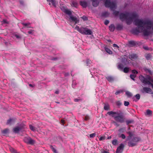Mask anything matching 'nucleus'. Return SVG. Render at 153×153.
<instances>
[{
  "label": "nucleus",
  "mask_w": 153,
  "mask_h": 153,
  "mask_svg": "<svg viewBox=\"0 0 153 153\" xmlns=\"http://www.w3.org/2000/svg\"><path fill=\"white\" fill-rule=\"evenodd\" d=\"M134 25L137 27L133 30L135 33L143 32L145 36H148L150 33V30L152 27V22L149 20H144L136 19L134 22Z\"/></svg>",
  "instance_id": "f257e3e1"
},
{
  "label": "nucleus",
  "mask_w": 153,
  "mask_h": 153,
  "mask_svg": "<svg viewBox=\"0 0 153 153\" xmlns=\"http://www.w3.org/2000/svg\"><path fill=\"white\" fill-rule=\"evenodd\" d=\"M107 114L113 117L115 120L117 122L121 123L123 122V113L120 111L117 112L109 111L107 113Z\"/></svg>",
  "instance_id": "f03ea898"
},
{
  "label": "nucleus",
  "mask_w": 153,
  "mask_h": 153,
  "mask_svg": "<svg viewBox=\"0 0 153 153\" xmlns=\"http://www.w3.org/2000/svg\"><path fill=\"white\" fill-rule=\"evenodd\" d=\"M125 20L128 25L130 24L133 19L137 17L138 16L136 12L128 13L125 11Z\"/></svg>",
  "instance_id": "7ed1b4c3"
},
{
  "label": "nucleus",
  "mask_w": 153,
  "mask_h": 153,
  "mask_svg": "<svg viewBox=\"0 0 153 153\" xmlns=\"http://www.w3.org/2000/svg\"><path fill=\"white\" fill-rule=\"evenodd\" d=\"M105 7H110L111 10L113 11V14L115 16H117L119 14V12L115 10L116 7V4L114 2H111L110 0H106L105 3Z\"/></svg>",
  "instance_id": "20e7f679"
},
{
  "label": "nucleus",
  "mask_w": 153,
  "mask_h": 153,
  "mask_svg": "<svg viewBox=\"0 0 153 153\" xmlns=\"http://www.w3.org/2000/svg\"><path fill=\"white\" fill-rule=\"evenodd\" d=\"M139 78L141 82L145 85H151L153 88V79L149 76L145 77L142 75H140Z\"/></svg>",
  "instance_id": "39448f33"
},
{
  "label": "nucleus",
  "mask_w": 153,
  "mask_h": 153,
  "mask_svg": "<svg viewBox=\"0 0 153 153\" xmlns=\"http://www.w3.org/2000/svg\"><path fill=\"white\" fill-rule=\"evenodd\" d=\"M128 134L129 135V137L130 138V141L128 143V146H135L140 140V139L137 137H133L132 134L130 132H128Z\"/></svg>",
  "instance_id": "423d86ee"
},
{
  "label": "nucleus",
  "mask_w": 153,
  "mask_h": 153,
  "mask_svg": "<svg viewBox=\"0 0 153 153\" xmlns=\"http://www.w3.org/2000/svg\"><path fill=\"white\" fill-rule=\"evenodd\" d=\"M76 29L78 31L82 34L91 35L92 33L90 30L86 28L79 27V26H76Z\"/></svg>",
  "instance_id": "0eeeda50"
},
{
  "label": "nucleus",
  "mask_w": 153,
  "mask_h": 153,
  "mask_svg": "<svg viewBox=\"0 0 153 153\" xmlns=\"http://www.w3.org/2000/svg\"><path fill=\"white\" fill-rule=\"evenodd\" d=\"M60 8L61 10L65 13L68 15H71L72 13L71 11L68 9H66L64 6H61Z\"/></svg>",
  "instance_id": "6e6552de"
},
{
  "label": "nucleus",
  "mask_w": 153,
  "mask_h": 153,
  "mask_svg": "<svg viewBox=\"0 0 153 153\" xmlns=\"http://www.w3.org/2000/svg\"><path fill=\"white\" fill-rule=\"evenodd\" d=\"M119 133L118 136L119 137H121L122 138L124 139V134L123 133L124 132V129L123 128H122L118 130Z\"/></svg>",
  "instance_id": "1a4fd4ad"
},
{
  "label": "nucleus",
  "mask_w": 153,
  "mask_h": 153,
  "mask_svg": "<svg viewBox=\"0 0 153 153\" xmlns=\"http://www.w3.org/2000/svg\"><path fill=\"white\" fill-rule=\"evenodd\" d=\"M124 145L123 144L121 143L118 146L116 150V153H122L124 149Z\"/></svg>",
  "instance_id": "9d476101"
},
{
  "label": "nucleus",
  "mask_w": 153,
  "mask_h": 153,
  "mask_svg": "<svg viewBox=\"0 0 153 153\" xmlns=\"http://www.w3.org/2000/svg\"><path fill=\"white\" fill-rule=\"evenodd\" d=\"M124 62L123 61L122 62V63H118L117 67L121 71L124 72Z\"/></svg>",
  "instance_id": "9b49d317"
},
{
  "label": "nucleus",
  "mask_w": 153,
  "mask_h": 153,
  "mask_svg": "<svg viewBox=\"0 0 153 153\" xmlns=\"http://www.w3.org/2000/svg\"><path fill=\"white\" fill-rule=\"evenodd\" d=\"M69 16H70L69 20L71 21L74 22L75 24L79 22V20L77 19L76 17L72 16V14Z\"/></svg>",
  "instance_id": "f8f14e48"
},
{
  "label": "nucleus",
  "mask_w": 153,
  "mask_h": 153,
  "mask_svg": "<svg viewBox=\"0 0 153 153\" xmlns=\"http://www.w3.org/2000/svg\"><path fill=\"white\" fill-rule=\"evenodd\" d=\"M143 91L144 92L151 94H153V92L151 89L147 87H143Z\"/></svg>",
  "instance_id": "ddd939ff"
},
{
  "label": "nucleus",
  "mask_w": 153,
  "mask_h": 153,
  "mask_svg": "<svg viewBox=\"0 0 153 153\" xmlns=\"http://www.w3.org/2000/svg\"><path fill=\"white\" fill-rule=\"evenodd\" d=\"M137 55L135 54H132L129 56V58L131 60L137 59Z\"/></svg>",
  "instance_id": "4468645a"
},
{
  "label": "nucleus",
  "mask_w": 153,
  "mask_h": 153,
  "mask_svg": "<svg viewBox=\"0 0 153 153\" xmlns=\"http://www.w3.org/2000/svg\"><path fill=\"white\" fill-rule=\"evenodd\" d=\"M80 5L82 7H83L85 8L87 6V2L85 1H80Z\"/></svg>",
  "instance_id": "2eb2a0df"
},
{
  "label": "nucleus",
  "mask_w": 153,
  "mask_h": 153,
  "mask_svg": "<svg viewBox=\"0 0 153 153\" xmlns=\"http://www.w3.org/2000/svg\"><path fill=\"white\" fill-rule=\"evenodd\" d=\"M123 27V25L122 24H118L116 25V29L117 30H121Z\"/></svg>",
  "instance_id": "dca6fc26"
},
{
  "label": "nucleus",
  "mask_w": 153,
  "mask_h": 153,
  "mask_svg": "<svg viewBox=\"0 0 153 153\" xmlns=\"http://www.w3.org/2000/svg\"><path fill=\"white\" fill-rule=\"evenodd\" d=\"M21 130V128L19 127H16L13 128V132L15 133H18Z\"/></svg>",
  "instance_id": "f3484780"
},
{
  "label": "nucleus",
  "mask_w": 153,
  "mask_h": 153,
  "mask_svg": "<svg viewBox=\"0 0 153 153\" xmlns=\"http://www.w3.org/2000/svg\"><path fill=\"white\" fill-rule=\"evenodd\" d=\"M109 15V13L107 11H105L102 13L101 16L105 17H108Z\"/></svg>",
  "instance_id": "a211bd4d"
},
{
  "label": "nucleus",
  "mask_w": 153,
  "mask_h": 153,
  "mask_svg": "<svg viewBox=\"0 0 153 153\" xmlns=\"http://www.w3.org/2000/svg\"><path fill=\"white\" fill-rule=\"evenodd\" d=\"M92 1V5L94 7H97L99 4V2H97V0H91Z\"/></svg>",
  "instance_id": "6ab92c4d"
},
{
  "label": "nucleus",
  "mask_w": 153,
  "mask_h": 153,
  "mask_svg": "<svg viewBox=\"0 0 153 153\" xmlns=\"http://www.w3.org/2000/svg\"><path fill=\"white\" fill-rule=\"evenodd\" d=\"M9 129L8 128H6L1 131V133L4 135L7 134L9 133Z\"/></svg>",
  "instance_id": "aec40b11"
},
{
  "label": "nucleus",
  "mask_w": 153,
  "mask_h": 153,
  "mask_svg": "<svg viewBox=\"0 0 153 153\" xmlns=\"http://www.w3.org/2000/svg\"><path fill=\"white\" fill-rule=\"evenodd\" d=\"M107 80L109 82H112L114 80V78L111 76H108L106 77Z\"/></svg>",
  "instance_id": "412c9836"
},
{
  "label": "nucleus",
  "mask_w": 153,
  "mask_h": 153,
  "mask_svg": "<svg viewBox=\"0 0 153 153\" xmlns=\"http://www.w3.org/2000/svg\"><path fill=\"white\" fill-rule=\"evenodd\" d=\"M109 28L111 31L113 32L115 30V27L114 25L112 24L109 26Z\"/></svg>",
  "instance_id": "4be33fe9"
},
{
  "label": "nucleus",
  "mask_w": 153,
  "mask_h": 153,
  "mask_svg": "<svg viewBox=\"0 0 153 153\" xmlns=\"http://www.w3.org/2000/svg\"><path fill=\"white\" fill-rule=\"evenodd\" d=\"M72 6L75 7H77L78 6V3L76 0L73 1H72Z\"/></svg>",
  "instance_id": "5701e85b"
},
{
  "label": "nucleus",
  "mask_w": 153,
  "mask_h": 153,
  "mask_svg": "<svg viewBox=\"0 0 153 153\" xmlns=\"http://www.w3.org/2000/svg\"><path fill=\"white\" fill-rule=\"evenodd\" d=\"M120 19L121 20L123 21L124 20V13H122L120 14Z\"/></svg>",
  "instance_id": "b1692460"
},
{
  "label": "nucleus",
  "mask_w": 153,
  "mask_h": 153,
  "mask_svg": "<svg viewBox=\"0 0 153 153\" xmlns=\"http://www.w3.org/2000/svg\"><path fill=\"white\" fill-rule=\"evenodd\" d=\"M29 142L28 144L30 145H33V144H34L35 142L34 140H33L30 137L29 139Z\"/></svg>",
  "instance_id": "393cba45"
},
{
  "label": "nucleus",
  "mask_w": 153,
  "mask_h": 153,
  "mask_svg": "<svg viewBox=\"0 0 153 153\" xmlns=\"http://www.w3.org/2000/svg\"><path fill=\"white\" fill-rule=\"evenodd\" d=\"M126 94L128 97H131L132 96V93L128 91H126Z\"/></svg>",
  "instance_id": "a878e982"
},
{
  "label": "nucleus",
  "mask_w": 153,
  "mask_h": 153,
  "mask_svg": "<svg viewBox=\"0 0 153 153\" xmlns=\"http://www.w3.org/2000/svg\"><path fill=\"white\" fill-rule=\"evenodd\" d=\"M49 2H51L52 5L55 7H56V3L55 0H49L48 1Z\"/></svg>",
  "instance_id": "bb28decb"
},
{
  "label": "nucleus",
  "mask_w": 153,
  "mask_h": 153,
  "mask_svg": "<svg viewBox=\"0 0 153 153\" xmlns=\"http://www.w3.org/2000/svg\"><path fill=\"white\" fill-rule=\"evenodd\" d=\"M123 91L122 90H118L115 93V94L116 95H118L120 94L121 93L123 94Z\"/></svg>",
  "instance_id": "cd10ccee"
},
{
  "label": "nucleus",
  "mask_w": 153,
  "mask_h": 153,
  "mask_svg": "<svg viewBox=\"0 0 153 153\" xmlns=\"http://www.w3.org/2000/svg\"><path fill=\"white\" fill-rule=\"evenodd\" d=\"M50 148L52 150V151L54 153H58V152L56 151V149L54 148L53 146L51 145L50 146Z\"/></svg>",
  "instance_id": "c85d7f7f"
},
{
  "label": "nucleus",
  "mask_w": 153,
  "mask_h": 153,
  "mask_svg": "<svg viewBox=\"0 0 153 153\" xmlns=\"http://www.w3.org/2000/svg\"><path fill=\"white\" fill-rule=\"evenodd\" d=\"M128 43L129 45L131 46H133L135 45L134 42L133 41H129Z\"/></svg>",
  "instance_id": "c756f323"
},
{
  "label": "nucleus",
  "mask_w": 153,
  "mask_h": 153,
  "mask_svg": "<svg viewBox=\"0 0 153 153\" xmlns=\"http://www.w3.org/2000/svg\"><path fill=\"white\" fill-rule=\"evenodd\" d=\"M105 50L106 52L110 54H112V51L108 48H105Z\"/></svg>",
  "instance_id": "7c9ffc66"
},
{
  "label": "nucleus",
  "mask_w": 153,
  "mask_h": 153,
  "mask_svg": "<svg viewBox=\"0 0 153 153\" xmlns=\"http://www.w3.org/2000/svg\"><path fill=\"white\" fill-rule=\"evenodd\" d=\"M145 57L147 59L149 60L151 58V56L150 54H148L146 55Z\"/></svg>",
  "instance_id": "2f4dec72"
},
{
  "label": "nucleus",
  "mask_w": 153,
  "mask_h": 153,
  "mask_svg": "<svg viewBox=\"0 0 153 153\" xmlns=\"http://www.w3.org/2000/svg\"><path fill=\"white\" fill-rule=\"evenodd\" d=\"M152 114V111H151L148 109L147 110L146 112V114L149 115H150Z\"/></svg>",
  "instance_id": "473e14b6"
},
{
  "label": "nucleus",
  "mask_w": 153,
  "mask_h": 153,
  "mask_svg": "<svg viewBox=\"0 0 153 153\" xmlns=\"http://www.w3.org/2000/svg\"><path fill=\"white\" fill-rule=\"evenodd\" d=\"M29 139L30 137H25V138L24 139V141L26 143L28 144V143L29 142Z\"/></svg>",
  "instance_id": "72a5a7b5"
},
{
  "label": "nucleus",
  "mask_w": 153,
  "mask_h": 153,
  "mask_svg": "<svg viewBox=\"0 0 153 153\" xmlns=\"http://www.w3.org/2000/svg\"><path fill=\"white\" fill-rule=\"evenodd\" d=\"M104 108L105 110H108L109 109V106L108 105H105L104 106Z\"/></svg>",
  "instance_id": "f704fd0d"
},
{
  "label": "nucleus",
  "mask_w": 153,
  "mask_h": 153,
  "mask_svg": "<svg viewBox=\"0 0 153 153\" xmlns=\"http://www.w3.org/2000/svg\"><path fill=\"white\" fill-rule=\"evenodd\" d=\"M10 151L12 153H15L17 151L13 148H10Z\"/></svg>",
  "instance_id": "c9c22d12"
},
{
  "label": "nucleus",
  "mask_w": 153,
  "mask_h": 153,
  "mask_svg": "<svg viewBox=\"0 0 153 153\" xmlns=\"http://www.w3.org/2000/svg\"><path fill=\"white\" fill-rule=\"evenodd\" d=\"M117 141L115 139L112 141V144L114 145H116L117 144Z\"/></svg>",
  "instance_id": "e433bc0d"
},
{
  "label": "nucleus",
  "mask_w": 153,
  "mask_h": 153,
  "mask_svg": "<svg viewBox=\"0 0 153 153\" xmlns=\"http://www.w3.org/2000/svg\"><path fill=\"white\" fill-rule=\"evenodd\" d=\"M86 64L88 65L89 64H91L92 62L89 59H87L86 60Z\"/></svg>",
  "instance_id": "4c0bfd02"
},
{
  "label": "nucleus",
  "mask_w": 153,
  "mask_h": 153,
  "mask_svg": "<svg viewBox=\"0 0 153 153\" xmlns=\"http://www.w3.org/2000/svg\"><path fill=\"white\" fill-rule=\"evenodd\" d=\"M30 128L32 131H34L35 130V128L32 125H30L29 126Z\"/></svg>",
  "instance_id": "58836bf2"
},
{
  "label": "nucleus",
  "mask_w": 153,
  "mask_h": 153,
  "mask_svg": "<svg viewBox=\"0 0 153 153\" xmlns=\"http://www.w3.org/2000/svg\"><path fill=\"white\" fill-rule=\"evenodd\" d=\"M136 75L134 74H131L130 75V77L131 79L133 80H134V78L136 77Z\"/></svg>",
  "instance_id": "ea45409f"
},
{
  "label": "nucleus",
  "mask_w": 153,
  "mask_h": 153,
  "mask_svg": "<svg viewBox=\"0 0 153 153\" xmlns=\"http://www.w3.org/2000/svg\"><path fill=\"white\" fill-rule=\"evenodd\" d=\"M145 71L146 72H147L149 73V74H152V72L151 71L149 70V69L146 68L145 69Z\"/></svg>",
  "instance_id": "a19ab883"
},
{
  "label": "nucleus",
  "mask_w": 153,
  "mask_h": 153,
  "mask_svg": "<svg viewBox=\"0 0 153 153\" xmlns=\"http://www.w3.org/2000/svg\"><path fill=\"white\" fill-rule=\"evenodd\" d=\"M135 97L137 100H139L140 98V95L139 94L136 95Z\"/></svg>",
  "instance_id": "79ce46f5"
},
{
  "label": "nucleus",
  "mask_w": 153,
  "mask_h": 153,
  "mask_svg": "<svg viewBox=\"0 0 153 153\" xmlns=\"http://www.w3.org/2000/svg\"><path fill=\"white\" fill-rule=\"evenodd\" d=\"M96 134L95 133L91 134L90 135V137L91 138H93L95 136Z\"/></svg>",
  "instance_id": "37998d69"
},
{
  "label": "nucleus",
  "mask_w": 153,
  "mask_h": 153,
  "mask_svg": "<svg viewBox=\"0 0 153 153\" xmlns=\"http://www.w3.org/2000/svg\"><path fill=\"white\" fill-rule=\"evenodd\" d=\"M12 120L11 119H10L8 120L7 121V124L8 125V124H11Z\"/></svg>",
  "instance_id": "c03bdc74"
},
{
  "label": "nucleus",
  "mask_w": 153,
  "mask_h": 153,
  "mask_svg": "<svg viewBox=\"0 0 153 153\" xmlns=\"http://www.w3.org/2000/svg\"><path fill=\"white\" fill-rule=\"evenodd\" d=\"M127 125H128L129 124L133 122V121L131 120H128L126 121Z\"/></svg>",
  "instance_id": "a18cd8bd"
},
{
  "label": "nucleus",
  "mask_w": 153,
  "mask_h": 153,
  "mask_svg": "<svg viewBox=\"0 0 153 153\" xmlns=\"http://www.w3.org/2000/svg\"><path fill=\"white\" fill-rule=\"evenodd\" d=\"M82 18L84 20V21H86L88 19V18L87 17L85 16H83L82 17Z\"/></svg>",
  "instance_id": "49530a36"
},
{
  "label": "nucleus",
  "mask_w": 153,
  "mask_h": 153,
  "mask_svg": "<svg viewBox=\"0 0 153 153\" xmlns=\"http://www.w3.org/2000/svg\"><path fill=\"white\" fill-rule=\"evenodd\" d=\"M129 70V68H128L125 67V73H128Z\"/></svg>",
  "instance_id": "de8ad7c7"
},
{
  "label": "nucleus",
  "mask_w": 153,
  "mask_h": 153,
  "mask_svg": "<svg viewBox=\"0 0 153 153\" xmlns=\"http://www.w3.org/2000/svg\"><path fill=\"white\" fill-rule=\"evenodd\" d=\"M30 23H22V25H23L24 26H28L30 25Z\"/></svg>",
  "instance_id": "09e8293b"
},
{
  "label": "nucleus",
  "mask_w": 153,
  "mask_h": 153,
  "mask_svg": "<svg viewBox=\"0 0 153 153\" xmlns=\"http://www.w3.org/2000/svg\"><path fill=\"white\" fill-rule=\"evenodd\" d=\"M109 21L108 20H106L104 22V24L105 25H107L109 23Z\"/></svg>",
  "instance_id": "8fccbe9b"
},
{
  "label": "nucleus",
  "mask_w": 153,
  "mask_h": 153,
  "mask_svg": "<svg viewBox=\"0 0 153 153\" xmlns=\"http://www.w3.org/2000/svg\"><path fill=\"white\" fill-rule=\"evenodd\" d=\"M89 119V117L87 115L85 117V120L87 121Z\"/></svg>",
  "instance_id": "3c124183"
},
{
  "label": "nucleus",
  "mask_w": 153,
  "mask_h": 153,
  "mask_svg": "<svg viewBox=\"0 0 153 153\" xmlns=\"http://www.w3.org/2000/svg\"><path fill=\"white\" fill-rule=\"evenodd\" d=\"M132 73L134 74H137L138 73V72L135 70H133L132 71Z\"/></svg>",
  "instance_id": "603ef678"
},
{
  "label": "nucleus",
  "mask_w": 153,
  "mask_h": 153,
  "mask_svg": "<svg viewBox=\"0 0 153 153\" xmlns=\"http://www.w3.org/2000/svg\"><path fill=\"white\" fill-rule=\"evenodd\" d=\"M113 47L114 48H116L118 49L119 48V46L116 44H114L113 45Z\"/></svg>",
  "instance_id": "864d4df0"
},
{
  "label": "nucleus",
  "mask_w": 153,
  "mask_h": 153,
  "mask_svg": "<svg viewBox=\"0 0 153 153\" xmlns=\"http://www.w3.org/2000/svg\"><path fill=\"white\" fill-rule=\"evenodd\" d=\"M4 24H8V22H7L6 19H3L2 22Z\"/></svg>",
  "instance_id": "5fc2aeb1"
},
{
  "label": "nucleus",
  "mask_w": 153,
  "mask_h": 153,
  "mask_svg": "<svg viewBox=\"0 0 153 153\" xmlns=\"http://www.w3.org/2000/svg\"><path fill=\"white\" fill-rule=\"evenodd\" d=\"M14 36L15 37H16L17 39H19L21 38V37L20 36L17 35V34H15L14 35Z\"/></svg>",
  "instance_id": "6e6d98bb"
},
{
  "label": "nucleus",
  "mask_w": 153,
  "mask_h": 153,
  "mask_svg": "<svg viewBox=\"0 0 153 153\" xmlns=\"http://www.w3.org/2000/svg\"><path fill=\"white\" fill-rule=\"evenodd\" d=\"M105 139V137H101L99 138V140L100 141H101L103 140H104Z\"/></svg>",
  "instance_id": "4d7b16f0"
},
{
  "label": "nucleus",
  "mask_w": 153,
  "mask_h": 153,
  "mask_svg": "<svg viewBox=\"0 0 153 153\" xmlns=\"http://www.w3.org/2000/svg\"><path fill=\"white\" fill-rule=\"evenodd\" d=\"M129 104V103L128 102L125 101V106H128Z\"/></svg>",
  "instance_id": "13d9d810"
},
{
  "label": "nucleus",
  "mask_w": 153,
  "mask_h": 153,
  "mask_svg": "<svg viewBox=\"0 0 153 153\" xmlns=\"http://www.w3.org/2000/svg\"><path fill=\"white\" fill-rule=\"evenodd\" d=\"M80 100V99H74V101L75 102H78Z\"/></svg>",
  "instance_id": "bf43d9fd"
},
{
  "label": "nucleus",
  "mask_w": 153,
  "mask_h": 153,
  "mask_svg": "<svg viewBox=\"0 0 153 153\" xmlns=\"http://www.w3.org/2000/svg\"><path fill=\"white\" fill-rule=\"evenodd\" d=\"M33 31V30H30L28 32V33H29V34H31L32 33Z\"/></svg>",
  "instance_id": "052dcab7"
},
{
  "label": "nucleus",
  "mask_w": 153,
  "mask_h": 153,
  "mask_svg": "<svg viewBox=\"0 0 153 153\" xmlns=\"http://www.w3.org/2000/svg\"><path fill=\"white\" fill-rule=\"evenodd\" d=\"M19 2H20V4H24V1H22V0H20L19 1Z\"/></svg>",
  "instance_id": "680f3d73"
},
{
  "label": "nucleus",
  "mask_w": 153,
  "mask_h": 153,
  "mask_svg": "<svg viewBox=\"0 0 153 153\" xmlns=\"http://www.w3.org/2000/svg\"><path fill=\"white\" fill-rule=\"evenodd\" d=\"M101 153H109V152H107L106 151L104 150Z\"/></svg>",
  "instance_id": "e2e57ef3"
},
{
  "label": "nucleus",
  "mask_w": 153,
  "mask_h": 153,
  "mask_svg": "<svg viewBox=\"0 0 153 153\" xmlns=\"http://www.w3.org/2000/svg\"><path fill=\"white\" fill-rule=\"evenodd\" d=\"M117 104L118 105H121V103L120 102H117Z\"/></svg>",
  "instance_id": "0e129e2a"
},
{
  "label": "nucleus",
  "mask_w": 153,
  "mask_h": 153,
  "mask_svg": "<svg viewBox=\"0 0 153 153\" xmlns=\"http://www.w3.org/2000/svg\"><path fill=\"white\" fill-rule=\"evenodd\" d=\"M61 122L63 124H64L65 123V121L63 120H61Z\"/></svg>",
  "instance_id": "69168bd1"
},
{
  "label": "nucleus",
  "mask_w": 153,
  "mask_h": 153,
  "mask_svg": "<svg viewBox=\"0 0 153 153\" xmlns=\"http://www.w3.org/2000/svg\"><path fill=\"white\" fill-rule=\"evenodd\" d=\"M55 93L56 94H59V91H56L55 92Z\"/></svg>",
  "instance_id": "338daca9"
},
{
  "label": "nucleus",
  "mask_w": 153,
  "mask_h": 153,
  "mask_svg": "<svg viewBox=\"0 0 153 153\" xmlns=\"http://www.w3.org/2000/svg\"><path fill=\"white\" fill-rule=\"evenodd\" d=\"M29 86L31 87H33V85L30 84H29Z\"/></svg>",
  "instance_id": "774afa93"
}]
</instances>
